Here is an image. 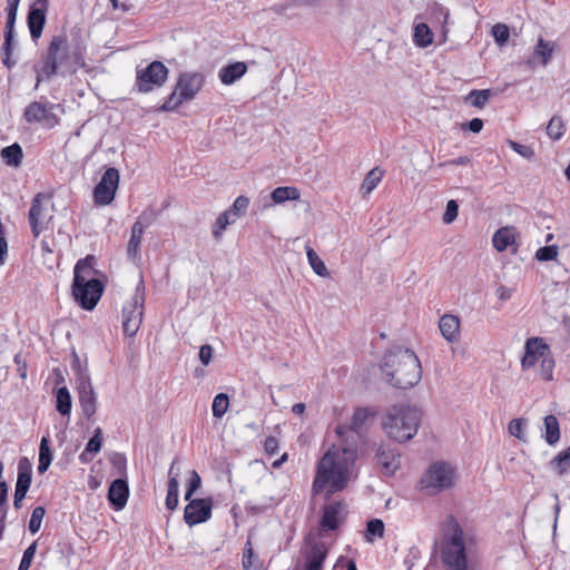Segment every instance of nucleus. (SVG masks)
Listing matches in <instances>:
<instances>
[{
    "label": "nucleus",
    "mask_w": 570,
    "mask_h": 570,
    "mask_svg": "<svg viewBox=\"0 0 570 570\" xmlns=\"http://www.w3.org/2000/svg\"><path fill=\"white\" fill-rule=\"evenodd\" d=\"M358 449L338 440L320 459L313 481V493L330 498L347 488L356 478L355 463Z\"/></svg>",
    "instance_id": "nucleus-1"
},
{
    "label": "nucleus",
    "mask_w": 570,
    "mask_h": 570,
    "mask_svg": "<svg viewBox=\"0 0 570 570\" xmlns=\"http://www.w3.org/2000/svg\"><path fill=\"white\" fill-rule=\"evenodd\" d=\"M86 46L77 41L69 43L66 35L53 36L46 53L42 56V66L38 75L50 79L59 71L62 73H75L78 69L86 66L85 61Z\"/></svg>",
    "instance_id": "nucleus-2"
},
{
    "label": "nucleus",
    "mask_w": 570,
    "mask_h": 570,
    "mask_svg": "<svg viewBox=\"0 0 570 570\" xmlns=\"http://www.w3.org/2000/svg\"><path fill=\"white\" fill-rule=\"evenodd\" d=\"M381 370L386 381L396 389H410L422 377L419 357L409 348L394 347L389 350L382 360Z\"/></svg>",
    "instance_id": "nucleus-3"
},
{
    "label": "nucleus",
    "mask_w": 570,
    "mask_h": 570,
    "mask_svg": "<svg viewBox=\"0 0 570 570\" xmlns=\"http://www.w3.org/2000/svg\"><path fill=\"white\" fill-rule=\"evenodd\" d=\"M94 257L87 256L77 262L73 268L72 296L75 301L87 311H91L99 302L102 283L95 277Z\"/></svg>",
    "instance_id": "nucleus-4"
},
{
    "label": "nucleus",
    "mask_w": 570,
    "mask_h": 570,
    "mask_svg": "<svg viewBox=\"0 0 570 570\" xmlns=\"http://www.w3.org/2000/svg\"><path fill=\"white\" fill-rule=\"evenodd\" d=\"M421 422V412L409 404L391 406L383 419L385 433L397 442L411 440L417 432Z\"/></svg>",
    "instance_id": "nucleus-5"
},
{
    "label": "nucleus",
    "mask_w": 570,
    "mask_h": 570,
    "mask_svg": "<svg viewBox=\"0 0 570 570\" xmlns=\"http://www.w3.org/2000/svg\"><path fill=\"white\" fill-rule=\"evenodd\" d=\"M205 83V77L199 72L180 73L176 86L165 102L159 107L160 111H175L184 102L193 100Z\"/></svg>",
    "instance_id": "nucleus-6"
},
{
    "label": "nucleus",
    "mask_w": 570,
    "mask_h": 570,
    "mask_svg": "<svg viewBox=\"0 0 570 570\" xmlns=\"http://www.w3.org/2000/svg\"><path fill=\"white\" fill-rule=\"evenodd\" d=\"M456 479L455 469L445 462H435L430 465L421 479L422 488L428 494L433 495L454 485Z\"/></svg>",
    "instance_id": "nucleus-7"
},
{
    "label": "nucleus",
    "mask_w": 570,
    "mask_h": 570,
    "mask_svg": "<svg viewBox=\"0 0 570 570\" xmlns=\"http://www.w3.org/2000/svg\"><path fill=\"white\" fill-rule=\"evenodd\" d=\"M53 219V203L51 196L45 193L37 194L28 214V220L33 237H38L43 230L49 228Z\"/></svg>",
    "instance_id": "nucleus-8"
},
{
    "label": "nucleus",
    "mask_w": 570,
    "mask_h": 570,
    "mask_svg": "<svg viewBox=\"0 0 570 570\" xmlns=\"http://www.w3.org/2000/svg\"><path fill=\"white\" fill-rule=\"evenodd\" d=\"M373 412L366 407H358L354 411L348 425L338 424L335 433L340 441L350 444V446L360 448L365 441V424L373 416Z\"/></svg>",
    "instance_id": "nucleus-9"
},
{
    "label": "nucleus",
    "mask_w": 570,
    "mask_h": 570,
    "mask_svg": "<svg viewBox=\"0 0 570 570\" xmlns=\"http://www.w3.org/2000/svg\"><path fill=\"white\" fill-rule=\"evenodd\" d=\"M169 70L161 61H153L145 68L136 69L134 88L140 94L151 92L165 85Z\"/></svg>",
    "instance_id": "nucleus-10"
},
{
    "label": "nucleus",
    "mask_w": 570,
    "mask_h": 570,
    "mask_svg": "<svg viewBox=\"0 0 570 570\" xmlns=\"http://www.w3.org/2000/svg\"><path fill=\"white\" fill-rule=\"evenodd\" d=\"M144 303V283L140 281L135 294L122 307V330L130 337L136 335L142 323Z\"/></svg>",
    "instance_id": "nucleus-11"
},
{
    "label": "nucleus",
    "mask_w": 570,
    "mask_h": 570,
    "mask_svg": "<svg viewBox=\"0 0 570 570\" xmlns=\"http://www.w3.org/2000/svg\"><path fill=\"white\" fill-rule=\"evenodd\" d=\"M442 560L449 570H466L463 531L458 523L452 527L450 539L444 543Z\"/></svg>",
    "instance_id": "nucleus-12"
},
{
    "label": "nucleus",
    "mask_w": 570,
    "mask_h": 570,
    "mask_svg": "<svg viewBox=\"0 0 570 570\" xmlns=\"http://www.w3.org/2000/svg\"><path fill=\"white\" fill-rule=\"evenodd\" d=\"M76 384L81 411L87 419H90L97 411V396L87 370H79Z\"/></svg>",
    "instance_id": "nucleus-13"
},
{
    "label": "nucleus",
    "mask_w": 570,
    "mask_h": 570,
    "mask_svg": "<svg viewBox=\"0 0 570 570\" xmlns=\"http://www.w3.org/2000/svg\"><path fill=\"white\" fill-rule=\"evenodd\" d=\"M119 184V171L118 169L110 167L104 174L94 189L95 203L100 206L109 205L116 195V190Z\"/></svg>",
    "instance_id": "nucleus-14"
},
{
    "label": "nucleus",
    "mask_w": 570,
    "mask_h": 570,
    "mask_svg": "<svg viewBox=\"0 0 570 570\" xmlns=\"http://www.w3.org/2000/svg\"><path fill=\"white\" fill-rule=\"evenodd\" d=\"M55 105L48 101H33L24 109V119L28 122H38L46 128L55 127L59 119L53 114Z\"/></svg>",
    "instance_id": "nucleus-15"
},
{
    "label": "nucleus",
    "mask_w": 570,
    "mask_h": 570,
    "mask_svg": "<svg viewBox=\"0 0 570 570\" xmlns=\"http://www.w3.org/2000/svg\"><path fill=\"white\" fill-rule=\"evenodd\" d=\"M188 504L185 507L184 520L189 525H196L208 521L212 518L213 499H190L187 500Z\"/></svg>",
    "instance_id": "nucleus-16"
},
{
    "label": "nucleus",
    "mask_w": 570,
    "mask_h": 570,
    "mask_svg": "<svg viewBox=\"0 0 570 570\" xmlns=\"http://www.w3.org/2000/svg\"><path fill=\"white\" fill-rule=\"evenodd\" d=\"M32 480V464L28 458L23 456L18 462V478L14 490L13 505L21 509L22 501L30 488Z\"/></svg>",
    "instance_id": "nucleus-17"
},
{
    "label": "nucleus",
    "mask_w": 570,
    "mask_h": 570,
    "mask_svg": "<svg viewBox=\"0 0 570 570\" xmlns=\"http://www.w3.org/2000/svg\"><path fill=\"white\" fill-rule=\"evenodd\" d=\"M524 350L525 352L521 360L523 371L533 367L544 355L550 354V347L541 337L528 338Z\"/></svg>",
    "instance_id": "nucleus-18"
},
{
    "label": "nucleus",
    "mask_w": 570,
    "mask_h": 570,
    "mask_svg": "<svg viewBox=\"0 0 570 570\" xmlns=\"http://www.w3.org/2000/svg\"><path fill=\"white\" fill-rule=\"evenodd\" d=\"M48 9V0H36L29 8L27 23L32 40L40 38L45 23L46 12Z\"/></svg>",
    "instance_id": "nucleus-19"
},
{
    "label": "nucleus",
    "mask_w": 570,
    "mask_h": 570,
    "mask_svg": "<svg viewBox=\"0 0 570 570\" xmlns=\"http://www.w3.org/2000/svg\"><path fill=\"white\" fill-rule=\"evenodd\" d=\"M376 461L383 474L391 476L400 466L399 454L386 445H381L376 451Z\"/></svg>",
    "instance_id": "nucleus-20"
},
{
    "label": "nucleus",
    "mask_w": 570,
    "mask_h": 570,
    "mask_svg": "<svg viewBox=\"0 0 570 570\" xmlns=\"http://www.w3.org/2000/svg\"><path fill=\"white\" fill-rule=\"evenodd\" d=\"M129 495L128 483L124 479H116L108 490V500L116 510L125 508Z\"/></svg>",
    "instance_id": "nucleus-21"
},
{
    "label": "nucleus",
    "mask_w": 570,
    "mask_h": 570,
    "mask_svg": "<svg viewBox=\"0 0 570 570\" xmlns=\"http://www.w3.org/2000/svg\"><path fill=\"white\" fill-rule=\"evenodd\" d=\"M439 327L442 336L448 342H455L460 335V320L458 316L452 314H445L441 317Z\"/></svg>",
    "instance_id": "nucleus-22"
},
{
    "label": "nucleus",
    "mask_w": 570,
    "mask_h": 570,
    "mask_svg": "<svg viewBox=\"0 0 570 570\" xmlns=\"http://www.w3.org/2000/svg\"><path fill=\"white\" fill-rule=\"evenodd\" d=\"M517 238V230L514 227L505 226L500 229H498L493 237H492V244L493 247L498 252H504L510 246H513L515 244Z\"/></svg>",
    "instance_id": "nucleus-23"
},
{
    "label": "nucleus",
    "mask_w": 570,
    "mask_h": 570,
    "mask_svg": "<svg viewBox=\"0 0 570 570\" xmlns=\"http://www.w3.org/2000/svg\"><path fill=\"white\" fill-rule=\"evenodd\" d=\"M246 71L247 65L245 62L237 61L223 67L218 72V77L224 85L229 86L240 79Z\"/></svg>",
    "instance_id": "nucleus-24"
},
{
    "label": "nucleus",
    "mask_w": 570,
    "mask_h": 570,
    "mask_svg": "<svg viewBox=\"0 0 570 570\" xmlns=\"http://www.w3.org/2000/svg\"><path fill=\"white\" fill-rule=\"evenodd\" d=\"M102 448V431L97 428L94 435L89 439L85 450L79 454V461L82 464H88L92 461L94 456L100 452Z\"/></svg>",
    "instance_id": "nucleus-25"
},
{
    "label": "nucleus",
    "mask_w": 570,
    "mask_h": 570,
    "mask_svg": "<svg viewBox=\"0 0 570 570\" xmlns=\"http://www.w3.org/2000/svg\"><path fill=\"white\" fill-rule=\"evenodd\" d=\"M342 509L343 505L341 503H331L324 508L321 520V527L323 530L328 531L338 528Z\"/></svg>",
    "instance_id": "nucleus-26"
},
{
    "label": "nucleus",
    "mask_w": 570,
    "mask_h": 570,
    "mask_svg": "<svg viewBox=\"0 0 570 570\" xmlns=\"http://www.w3.org/2000/svg\"><path fill=\"white\" fill-rule=\"evenodd\" d=\"M326 556V546L323 542L315 543L307 554L305 570H322Z\"/></svg>",
    "instance_id": "nucleus-27"
},
{
    "label": "nucleus",
    "mask_w": 570,
    "mask_h": 570,
    "mask_svg": "<svg viewBox=\"0 0 570 570\" xmlns=\"http://www.w3.org/2000/svg\"><path fill=\"white\" fill-rule=\"evenodd\" d=\"M557 49V43L551 40L539 38L533 49L532 58L538 59L542 66H547Z\"/></svg>",
    "instance_id": "nucleus-28"
},
{
    "label": "nucleus",
    "mask_w": 570,
    "mask_h": 570,
    "mask_svg": "<svg viewBox=\"0 0 570 570\" xmlns=\"http://www.w3.org/2000/svg\"><path fill=\"white\" fill-rule=\"evenodd\" d=\"M140 223H134L131 227V235L127 246L128 257L132 262H137L140 258V244L144 235Z\"/></svg>",
    "instance_id": "nucleus-29"
},
{
    "label": "nucleus",
    "mask_w": 570,
    "mask_h": 570,
    "mask_svg": "<svg viewBox=\"0 0 570 570\" xmlns=\"http://www.w3.org/2000/svg\"><path fill=\"white\" fill-rule=\"evenodd\" d=\"M544 441L549 445H556L560 440V426L558 419L554 415H547L544 417Z\"/></svg>",
    "instance_id": "nucleus-30"
},
{
    "label": "nucleus",
    "mask_w": 570,
    "mask_h": 570,
    "mask_svg": "<svg viewBox=\"0 0 570 570\" xmlns=\"http://www.w3.org/2000/svg\"><path fill=\"white\" fill-rule=\"evenodd\" d=\"M52 462V451L50 449L49 436H42L39 445V464L38 472L45 473Z\"/></svg>",
    "instance_id": "nucleus-31"
},
{
    "label": "nucleus",
    "mask_w": 570,
    "mask_h": 570,
    "mask_svg": "<svg viewBox=\"0 0 570 570\" xmlns=\"http://www.w3.org/2000/svg\"><path fill=\"white\" fill-rule=\"evenodd\" d=\"M414 43L420 48H426L433 42V32L426 23H416L413 33Z\"/></svg>",
    "instance_id": "nucleus-32"
},
{
    "label": "nucleus",
    "mask_w": 570,
    "mask_h": 570,
    "mask_svg": "<svg viewBox=\"0 0 570 570\" xmlns=\"http://www.w3.org/2000/svg\"><path fill=\"white\" fill-rule=\"evenodd\" d=\"M299 197L301 191L293 186L277 187L271 194V198L275 204H282L286 200H297Z\"/></svg>",
    "instance_id": "nucleus-33"
},
{
    "label": "nucleus",
    "mask_w": 570,
    "mask_h": 570,
    "mask_svg": "<svg viewBox=\"0 0 570 570\" xmlns=\"http://www.w3.org/2000/svg\"><path fill=\"white\" fill-rule=\"evenodd\" d=\"M72 406L71 395L66 386L56 391V409L61 415H70Z\"/></svg>",
    "instance_id": "nucleus-34"
},
{
    "label": "nucleus",
    "mask_w": 570,
    "mask_h": 570,
    "mask_svg": "<svg viewBox=\"0 0 570 570\" xmlns=\"http://www.w3.org/2000/svg\"><path fill=\"white\" fill-rule=\"evenodd\" d=\"M22 156V148L18 144H12L1 150L2 159L9 166L18 167L21 164Z\"/></svg>",
    "instance_id": "nucleus-35"
},
{
    "label": "nucleus",
    "mask_w": 570,
    "mask_h": 570,
    "mask_svg": "<svg viewBox=\"0 0 570 570\" xmlns=\"http://www.w3.org/2000/svg\"><path fill=\"white\" fill-rule=\"evenodd\" d=\"M491 95H492V92L490 89H483V90L473 89L469 92V95L464 98V100L472 107L482 109L488 104Z\"/></svg>",
    "instance_id": "nucleus-36"
},
{
    "label": "nucleus",
    "mask_w": 570,
    "mask_h": 570,
    "mask_svg": "<svg viewBox=\"0 0 570 570\" xmlns=\"http://www.w3.org/2000/svg\"><path fill=\"white\" fill-rule=\"evenodd\" d=\"M382 177L383 171L380 168L375 167L372 170H370L361 185V191L364 195H368L370 193H372L382 180Z\"/></svg>",
    "instance_id": "nucleus-37"
},
{
    "label": "nucleus",
    "mask_w": 570,
    "mask_h": 570,
    "mask_svg": "<svg viewBox=\"0 0 570 570\" xmlns=\"http://www.w3.org/2000/svg\"><path fill=\"white\" fill-rule=\"evenodd\" d=\"M306 256L308 263L314 271L315 274L322 277H328L330 273L324 264V262L320 258L317 253L309 246L306 247Z\"/></svg>",
    "instance_id": "nucleus-38"
},
{
    "label": "nucleus",
    "mask_w": 570,
    "mask_h": 570,
    "mask_svg": "<svg viewBox=\"0 0 570 570\" xmlns=\"http://www.w3.org/2000/svg\"><path fill=\"white\" fill-rule=\"evenodd\" d=\"M566 132V125L564 121L560 116H553L548 126H547V135L552 140H559Z\"/></svg>",
    "instance_id": "nucleus-39"
},
{
    "label": "nucleus",
    "mask_w": 570,
    "mask_h": 570,
    "mask_svg": "<svg viewBox=\"0 0 570 570\" xmlns=\"http://www.w3.org/2000/svg\"><path fill=\"white\" fill-rule=\"evenodd\" d=\"M236 219L237 218L233 216L232 212L228 209L222 213L216 219L215 228L213 229V236L216 239H219L222 233L227 228L228 225L234 224Z\"/></svg>",
    "instance_id": "nucleus-40"
},
{
    "label": "nucleus",
    "mask_w": 570,
    "mask_h": 570,
    "mask_svg": "<svg viewBox=\"0 0 570 570\" xmlns=\"http://www.w3.org/2000/svg\"><path fill=\"white\" fill-rule=\"evenodd\" d=\"M384 523L380 519H372L366 524L365 540L373 542L375 538H383Z\"/></svg>",
    "instance_id": "nucleus-41"
},
{
    "label": "nucleus",
    "mask_w": 570,
    "mask_h": 570,
    "mask_svg": "<svg viewBox=\"0 0 570 570\" xmlns=\"http://www.w3.org/2000/svg\"><path fill=\"white\" fill-rule=\"evenodd\" d=\"M178 495H179V482L173 480H168V490L166 497V508L170 511H174L178 507Z\"/></svg>",
    "instance_id": "nucleus-42"
},
{
    "label": "nucleus",
    "mask_w": 570,
    "mask_h": 570,
    "mask_svg": "<svg viewBox=\"0 0 570 570\" xmlns=\"http://www.w3.org/2000/svg\"><path fill=\"white\" fill-rule=\"evenodd\" d=\"M229 399L225 393H219L214 397L212 404L213 415L220 419L228 410Z\"/></svg>",
    "instance_id": "nucleus-43"
},
{
    "label": "nucleus",
    "mask_w": 570,
    "mask_h": 570,
    "mask_svg": "<svg viewBox=\"0 0 570 570\" xmlns=\"http://www.w3.org/2000/svg\"><path fill=\"white\" fill-rule=\"evenodd\" d=\"M13 37L4 36V41L1 48L2 51V62L8 68L11 69L16 66L17 61L11 58L13 50Z\"/></svg>",
    "instance_id": "nucleus-44"
},
{
    "label": "nucleus",
    "mask_w": 570,
    "mask_h": 570,
    "mask_svg": "<svg viewBox=\"0 0 570 570\" xmlns=\"http://www.w3.org/2000/svg\"><path fill=\"white\" fill-rule=\"evenodd\" d=\"M540 368L539 374L542 380L544 381H551L553 379V368H554V360L550 354L544 355L540 360Z\"/></svg>",
    "instance_id": "nucleus-45"
},
{
    "label": "nucleus",
    "mask_w": 570,
    "mask_h": 570,
    "mask_svg": "<svg viewBox=\"0 0 570 570\" xmlns=\"http://www.w3.org/2000/svg\"><path fill=\"white\" fill-rule=\"evenodd\" d=\"M551 464L558 470L559 474H563L570 468V446L561 451L552 461Z\"/></svg>",
    "instance_id": "nucleus-46"
},
{
    "label": "nucleus",
    "mask_w": 570,
    "mask_h": 570,
    "mask_svg": "<svg viewBox=\"0 0 570 570\" xmlns=\"http://www.w3.org/2000/svg\"><path fill=\"white\" fill-rule=\"evenodd\" d=\"M492 36L499 46H503L509 40L510 30L507 24L497 23L492 27Z\"/></svg>",
    "instance_id": "nucleus-47"
},
{
    "label": "nucleus",
    "mask_w": 570,
    "mask_h": 570,
    "mask_svg": "<svg viewBox=\"0 0 570 570\" xmlns=\"http://www.w3.org/2000/svg\"><path fill=\"white\" fill-rule=\"evenodd\" d=\"M524 426V419H513L509 422L508 431L511 435L515 436L520 441H525Z\"/></svg>",
    "instance_id": "nucleus-48"
},
{
    "label": "nucleus",
    "mask_w": 570,
    "mask_h": 570,
    "mask_svg": "<svg viewBox=\"0 0 570 570\" xmlns=\"http://www.w3.org/2000/svg\"><path fill=\"white\" fill-rule=\"evenodd\" d=\"M45 513L46 511L45 508L42 507H36L32 510L31 518L29 521V531L31 533H37L39 531Z\"/></svg>",
    "instance_id": "nucleus-49"
},
{
    "label": "nucleus",
    "mask_w": 570,
    "mask_h": 570,
    "mask_svg": "<svg viewBox=\"0 0 570 570\" xmlns=\"http://www.w3.org/2000/svg\"><path fill=\"white\" fill-rule=\"evenodd\" d=\"M202 479L196 470L190 471V476L187 482V490L185 493V500H190L193 494L200 488Z\"/></svg>",
    "instance_id": "nucleus-50"
},
{
    "label": "nucleus",
    "mask_w": 570,
    "mask_h": 570,
    "mask_svg": "<svg viewBox=\"0 0 570 570\" xmlns=\"http://www.w3.org/2000/svg\"><path fill=\"white\" fill-rule=\"evenodd\" d=\"M37 551V541L32 542L23 552L18 570H29Z\"/></svg>",
    "instance_id": "nucleus-51"
},
{
    "label": "nucleus",
    "mask_w": 570,
    "mask_h": 570,
    "mask_svg": "<svg viewBox=\"0 0 570 570\" xmlns=\"http://www.w3.org/2000/svg\"><path fill=\"white\" fill-rule=\"evenodd\" d=\"M257 563H259V562L254 560V550H253L252 543H250V541H247L245 543V547L243 550V559H242L243 568H244V570L255 568V566Z\"/></svg>",
    "instance_id": "nucleus-52"
},
{
    "label": "nucleus",
    "mask_w": 570,
    "mask_h": 570,
    "mask_svg": "<svg viewBox=\"0 0 570 570\" xmlns=\"http://www.w3.org/2000/svg\"><path fill=\"white\" fill-rule=\"evenodd\" d=\"M248 205L249 198L240 195L234 200L232 207L228 210L232 212L233 216L238 218L248 208Z\"/></svg>",
    "instance_id": "nucleus-53"
},
{
    "label": "nucleus",
    "mask_w": 570,
    "mask_h": 570,
    "mask_svg": "<svg viewBox=\"0 0 570 570\" xmlns=\"http://www.w3.org/2000/svg\"><path fill=\"white\" fill-rule=\"evenodd\" d=\"M558 255V247L556 245L543 246L535 253V258L541 262L554 259Z\"/></svg>",
    "instance_id": "nucleus-54"
},
{
    "label": "nucleus",
    "mask_w": 570,
    "mask_h": 570,
    "mask_svg": "<svg viewBox=\"0 0 570 570\" xmlns=\"http://www.w3.org/2000/svg\"><path fill=\"white\" fill-rule=\"evenodd\" d=\"M110 463L118 471L119 474H126L127 459L125 454L115 452L110 456Z\"/></svg>",
    "instance_id": "nucleus-55"
},
{
    "label": "nucleus",
    "mask_w": 570,
    "mask_h": 570,
    "mask_svg": "<svg viewBox=\"0 0 570 570\" xmlns=\"http://www.w3.org/2000/svg\"><path fill=\"white\" fill-rule=\"evenodd\" d=\"M508 144L513 151H515L525 159H531L534 156V151L530 146L519 144L513 140H509Z\"/></svg>",
    "instance_id": "nucleus-56"
},
{
    "label": "nucleus",
    "mask_w": 570,
    "mask_h": 570,
    "mask_svg": "<svg viewBox=\"0 0 570 570\" xmlns=\"http://www.w3.org/2000/svg\"><path fill=\"white\" fill-rule=\"evenodd\" d=\"M459 214V205L455 200L451 199L446 204L445 213L443 215V222L445 224H451Z\"/></svg>",
    "instance_id": "nucleus-57"
},
{
    "label": "nucleus",
    "mask_w": 570,
    "mask_h": 570,
    "mask_svg": "<svg viewBox=\"0 0 570 570\" xmlns=\"http://www.w3.org/2000/svg\"><path fill=\"white\" fill-rule=\"evenodd\" d=\"M156 219V214L153 210H145L135 223H140L141 229L148 228Z\"/></svg>",
    "instance_id": "nucleus-58"
},
{
    "label": "nucleus",
    "mask_w": 570,
    "mask_h": 570,
    "mask_svg": "<svg viewBox=\"0 0 570 570\" xmlns=\"http://www.w3.org/2000/svg\"><path fill=\"white\" fill-rule=\"evenodd\" d=\"M335 570H357L356 563L354 560L341 557L336 561L334 566Z\"/></svg>",
    "instance_id": "nucleus-59"
},
{
    "label": "nucleus",
    "mask_w": 570,
    "mask_h": 570,
    "mask_svg": "<svg viewBox=\"0 0 570 570\" xmlns=\"http://www.w3.org/2000/svg\"><path fill=\"white\" fill-rule=\"evenodd\" d=\"M213 357V347L209 344H205L200 346L199 350V360L203 365L207 366Z\"/></svg>",
    "instance_id": "nucleus-60"
},
{
    "label": "nucleus",
    "mask_w": 570,
    "mask_h": 570,
    "mask_svg": "<svg viewBox=\"0 0 570 570\" xmlns=\"http://www.w3.org/2000/svg\"><path fill=\"white\" fill-rule=\"evenodd\" d=\"M264 449L268 455H274L278 450L277 439L274 436L266 438V440L264 442Z\"/></svg>",
    "instance_id": "nucleus-61"
},
{
    "label": "nucleus",
    "mask_w": 570,
    "mask_h": 570,
    "mask_svg": "<svg viewBox=\"0 0 570 570\" xmlns=\"http://www.w3.org/2000/svg\"><path fill=\"white\" fill-rule=\"evenodd\" d=\"M471 161V159L466 156H461V157H458V158H454V159H450L443 164H441L442 166H446V165H450V166H466L469 165Z\"/></svg>",
    "instance_id": "nucleus-62"
},
{
    "label": "nucleus",
    "mask_w": 570,
    "mask_h": 570,
    "mask_svg": "<svg viewBox=\"0 0 570 570\" xmlns=\"http://www.w3.org/2000/svg\"><path fill=\"white\" fill-rule=\"evenodd\" d=\"M468 128L472 131V132H480L483 128V120L480 119V118H473L472 120H470L468 122Z\"/></svg>",
    "instance_id": "nucleus-63"
},
{
    "label": "nucleus",
    "mask_w": 570,
    "mask_h": 570,
    "mask_svg": "<svg viewBox=\"0 0 570 570\" xmlns=\"http://www.w3.org/2000/svg\"><path fill=\"white\" fill-rule=\"evenodd\" d=\"M176 463H177V460H174L169 466V471H168L169 480L175 479V481H178L180 470L178 466H176Z\"/></svg>",
    "instance_id": "nucleus-64"
}]
</instances>
